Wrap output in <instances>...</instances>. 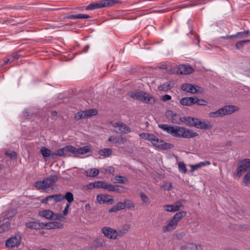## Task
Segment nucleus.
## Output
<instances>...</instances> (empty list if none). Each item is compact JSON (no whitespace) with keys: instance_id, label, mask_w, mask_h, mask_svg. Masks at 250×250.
Returning <instances> with one entry per match:
<instances>
[{"instance_id":"nucleus-1","label":"nucleus","mask_w":250,"mask_h":250,"mask_svg":"<svg viewBox=\"0 0 250 250\" xmlns=\"http://www.w3.org/2000/svg\"><path fill=\"white\" fill-rule=\"evenodd\" d=\"M139 136L142 139L149 141L153 146L160 149L167 150L173 147V145L165 143L164 140L159 139L151 133H142L139 134Z\"/></svg>"},{"instance_id":"nucleus-2","label":"nucleus","mask_w":250,"mask_h":250,"mask_svg":"<svg viewBox=\"0 0 250 250\" xmlns=\"http://www.w3.org/2000/svg\"><path fill=\"white\" fill-rule=\"evenodd\" d=\"M187 212L181 211L177 212L173 217L168 221L167 224L162 227V230L164 232H170L175 229L182 219L186 215Z\"/></svg>"},{"instance_id":"nucleus-3","label":"nucleus","mask_w":250,"mask_h":250,"mask_svg":"<svg viewBox=\"0 0 250 250\" xmlns=\"http://www.w3.org/2000/svg\"><path fill=\"white\" fill-rule=\"evenodd\" d=\"M181 121L186 123L189 126H195L201 129H210L212 127V125L210 124L207 123L205 122H202L196 118L184 117L181 118Z\"/></svg>"},{"instance_id":"nucleus-4","label":"nucleus","mask_w":250,"mask_h":250,"mask_svg":"<svg viewBox=\"0 0 250 250\" xmlns=\"http://www.w3.org/2000/svg\"><path fill=\"white\" fill-rule=\"evenodd\" d=\"M198 136V134L191 129L179 126H175L173 136L183 138H191Z\"/></svg>"},{"instance_id":"nucleus-5","label":"nucleus","mask_w":250,"mask_h":250,"mask_svg":"<svg viewBox=\"0 0 250 250\" xmlns=\"http://www.w3.org/2000/svg\"><path fill=\"white\" fill-rule=\"evenodd\" d=\"M58 180L57 175H51L42 181H38L35 184V187L38 189L45 190L53 186Z\"/></svg>"},{"instance_id":"nucleus-6","label":"nucleus","mask_w":250,"mask_h":250,"mask_svg":"<svg viewBox=\"0 0 250 250\" xmlns=\"http://www.w3.org/2000/svg\"><path fill=\"white\" fill-rule=\"evenodd\" d=\"M238 110L237 106L235 105H226L216 111L210 112L208 116L210 118H218L224 115L230 114Z\"/></svg>"},{"instance_id":"nucleus-7","label":"nucleus","mask_w":250,"mask_h":250,"mask_svg":"<svg viewBox=\"0 0 250 250\" xmlns=\"http://www.w3.org/2000/svg\"><path fill=\"white\" fill-rule=\"evenodd\" d=\"M250 170V159H245L240 161L239 167L235 171V174L240 177L242 172Z\"/></svg>"},{"instance_id":"nucleus-8","label":"nucleus","mask_w":250,"mask_h":250,"mask_svg":"<svg viewBox=\"0 0 250 250\" xmlns=\"http://www.w3.org/2000/svg\"><path fill=\"white\" fill-rule=\"evenodd\" d=\"M182 89L185 91L192 94H195L196 93H202L204 92L203 89L200 86L190 83L183 84L182 85Z\"/></svg>"},{"instance_id":"nucleus-9","label":"nucleus","mask_w":250,"mask_h":250,"mask_svg":"<svg viewBox=\"0 0 250 250\" xmlns=\"http://www.w3.org/2000/svg\"><path fill=\"white\" fill-rule=\"evenodd\" d=\"M98 113V111L95 109H90L84 111H81L78 112L75 115L76 120H80L83 118L89 117L91 116L96 115Z\"/></svg>"},{"instance_id":"nucleus-10","label":"nucleus","mask_w":250,"mask_h":250,"mask_svg":"<svg viewBox=\"0 0 250 250\" xmlns=\"http://www.w3.org/2000/svg\"><path fill=\"white\" fill-rule=\"evenodd\" d=\"M113 126L115 128V131L118 133L127 134L131 132V128L121 122L114 124Z\"/></svg>"},{"instance_id":"nucleus-11","label":"nucleus","mask_w":250,"mask_h":250,"mask_svg":"<svg viewBox=\"0 0 250 250\" xmlns=\"http://www.w3.org/2000/svg\"><path fill=\"white\" fill-rule=\"evenodd\" d=\"M96 199L100 204L111 205L114 203V199L107 194H99L97 195Z\"/></svg>"},{"instance_id":"nucleus-12","label":"nucleus","mask_w":250,"mask_h":250,"mask_svg":"<svg viewBox=\"0 0 250 250\" xmlns=\"http://www.w3.org/2000/svg\"><path fill=\"white\" fill-rule=\"evenodd\" d=\"M21 243V237L15 236L8 239L6 242V246L8 248H18Z\"/></svg>"},{"instance_id":"nucleus-13","label":"nucleus","mask_w":250,"mask_h":250,"mask_svg":"<svg viewBox=\"0 0 250 250\" xmlns=\"http://www.w3.org/2000/svg\"><path fill=\"white\" fill-rule=\"evenodd\" d=\"M90 148L88 146H84L80 148H77L72 146L71 153L75 156H78L80 154H84L89 152Z\"/></svg>"},{"instance_id":"nucleus-14","label":"nucleus","mask_w":250,"mask_h":250,"mask_svg":"<svg viewBox=\"0 0 250 250\" xmlns=\"http://www.w3.org/2000/svg\"><path fill=\"white\" fill-rule=\"evenodd\" d=\"M101 231L106 238L109 239L114 240L116 229L108 227H104L102 228Z\"/></svg>"},{"instance_id":"nucleus-15","label":"nucleus","mask_w":250,"mask_h":250,"mask_svg":"<svg viewBox=\"0 0 250 250\" xmlns=\"http://www.w3.org/2000/svg\"><path fill=\"white\" fill-rule=\"evenodd\" d=\"M108 141L115 144L123 145L126 142V138L122 135H113L109 137Z\"/></svg>"},{"instance_id":"nucleus-16","label":"nucleus","mask_w":250,"mask_h":250,"mask_svg":"<svg viewBox=\"0 0 250 250\" xmlns=\"http://www.w3.org/2000/svg\"><path fill=\"white\" fill-rule=\"evenodd\" d=\"M72 146H66L65 147L57 150L55 152H53V157L55 156H63L68 152L71 153Z\"/></svg>"},{"instance_id":"nucleus-17","label":"nucleus","mask_w":250,"mask_h":250,"mask_svg":"<svg viewBox=\"0 0 250 250\" xmlns=\"http://www.w3.org/2000/svg\"><path fill=\"white\" fill-rule=\"evenodd\" d=\"M193 68L189 65L181 64L178 67L177 72L180 74L187 75L192 73Z\"/></svg>"},{"instance_id":"nucleus-18","label":"nucleus","mask_w":250,"mask_h":250,"mask_svg":"<svg viewBox=\"0 0 250 250\" xmlns=\"http://www.w3.org/2000/svg\"><path fill=\"white\" fill-rule=\"evenodd\" d=\"M126 188L121 185H114L109 183L107 190L116 192L118 193H123L126 192Z\"/></svg>"},{"instance_id":"nucleus-19","label":"nucleus","mask_w":250,"mask_h":250,"mask_svg":"<svg viewBox=\"0 0 250 250\" xmlns=\"http://www.w3.org/2000/svg\"><path fill=\"white\" fill-rule=\"evenodd\" d=\"M146 92L140 90L132 91L129 93V96L134 100L142 102Z\"/></svg>"},{"instance_id":"nucleus-20","label":"nucleus","mask_w":250,"mask_h":250,"mask_svg":"<svg viewBox=\"0 0 250 250\" xmlns=\"http://www.w3.org/2000/svg\"><path fill=\"white\" fill-rule=\"evenodd\" d=\"M182 206L180 202H177L174 205H166L164 206V210L168 212H175L180 210Z\"/></svg>"},{"instance_id":"nucleus-21","label":"nucleus","mask_w":250,"mask_h":250,"mask_svg":"<svg viewBox=\"0 0 250 250\" xmlns=\"http://www.w3.org/2000/svg\"><path fill=\"white\" fill-rule=\"evenodd\" d=\"M63 227V224L58 222L55 221L43 223V228L45 227L47 229H62Z\"/></svg>"},{"instance_id":"nucleus-22","label":"nucleus","mask_w":250,"mask_h":250,"mask_svg":"<svg viewBox=\"0 0 250 250\" xmlns=\"http://www.w3.org/2000/svg\"><path fill=\"white\" fill-rule=\"evenodd\" d=\"M157 102V99L153 96L149 95L146 92V95L144 94L143 99L142 102L149 104H154Z\"/></svg>"},{"instance_id":"nucleus-23","label":"nucleus","mask_w":250,"mask_h":250,"mask_svg":"<svg viewBox=\"0 0 250 250\" xmlns=\"http://www.w3.org/2000/svg\"><path fill=\"white\" fill-rule=\"evenodd\" d=\"M104 5L103 4L102 0H101L89 4L86 7L85 9L86 10H93L96 9L103 8L104 7Z\"/></svg>"},{"instance_id":"nucleus-24","label":"nucleus","mask_w":250,"mask_h":250,"mask_svg":"<svg viewBox=\"0 0 250 250\" xmlns=\"http://www.w3.org/2000/svg\"><path fill=\"white\" fill-rule=\"evenodd\" d=\"M194 97H184L180 100L181 104L185 106H191L194 104Z\"/></svg>"},{"instance_id":"nucleus-25","label":"nucleus","mask_w":250,"mask_h":250,"mask_svg":"<svg viewBox=\"0 0 250 250\" xmlns=\"http://www.w3.org/2000/svg\"><path fill=\"white\" fill-rule=\"evenodd\" d=\"M25 225L28 228L35 229H40L43 228V223L37 222H27L25 223Z\"/></svg>"},{"instance_id":"nucleus-26","label":"nucleus","mask_w":250,"mask_h":250,"mask_svg":"<svg viewBox=\"0 0 250 250\" xmlns=\"http://www.w3.org/2000/svg\"><path fill=\"white\" fill-rule=\"evenodd\" d=\"M158 127L163 131L173 136L175 126H171L167 124H159Z\"/></svg>"},{"instance_id":"nucleus-27","label":"nucleus","mask_w":250,"mask_h":250,"mask_svg":"<svg viewBox=\"0 0 250 250\" xmlns=\"http://www.w3.org/2000/svg\"><path fill=\"white\" fill-rule=\"evenodd\" d=\"M39 215L47 219L53 220L54 213L50 209H45L40 211Z\"/></svg>"},{"instance_id":"nucleus-28","label":"nucleus","mask_w":250,"mask_h":250,"mask_svg":"<svg viewBox=\"0 0 250 250\" xmlns=\"http://www.w3.org/2000/svg\"><path fill=\"white\" fill-rule=\"evenodd\" d=\"M125 208V203L119 202L117 204L112 207L109 210V212H114L118 210H122Z\"/></svg>"},{"instance_id":"nucleus-29","label":"nucleus","mask_w":250,"mask_h":250,"mask_svg":"<svg viewBox=\"0 0 250 250\" xmlns=\"http://www.w3.org/2000/svg\"><path fill=\"white\" fill-rule=\"evenodd\" d=\"M20 57V55L17 53H15L13 54L12 55L9 56V57L5 60H4L2 65H5L8 63L12 62L16 60H17Z\"/></svg>"},{"instance_id":"nucleus-30","label":"nucleus","mask_w":250,"mask_h":250,"mask_svg":"<svg viewBox=\"0 0 250 250\" xmlns=\"http://www.w3.org/2000/svg\"><path fill=\"white\" fill-rule=\"evenodd\" d=\"M108 185L109 183L104 181H98L94 182L93 187H95V188H102L107 190Z\"/></svg>"},{"instance_id":"nucleus-31","label":"nucleus","mask_w":250,"mask_h":250,"mask_svg":"<svg viewBox=\"0 0 250 250\" xmlns=\"http://www.w3.org/2000/svg\"><path fill=\"white\" fill-rule=\"evenodd\" d=\"M99 171L95 168H92L85 171V174L87 177H96L98 175Z\"/></svg>"},{"instance_id":"nucleus-32","label":"nucleus","mask_w":250,"mask_h":250,"mask_svg":"<svg viewBox=\"0 0 250 250\" xmlns=\"http://www.w3.org/2000/svg\"><path fill=\"white\" fill-rule=\"evenodd\" d=\"M40 152L44 158L49 157L51 156L53 157V152L52 153L51 151L46 147H42L40 150Z\"/></svg>"},{"instance_id":"nucleus-33","label":"nucleus","mask_w":250,"mask_h":250,"mask_svg":"<svg viewBox=\"0 0 250 250\" xmlns=\"http://www.w3.org/2000/svg\"><path fill=\"white\" fill-rule=\"evenodd\" d=\"M50 201H53L54 203L60 202L63 200V196L61 194L49 195Z\"/></svg>"},{"instance_id":"nucleus-34","label":"nucleus","mask_w":250,"mask_h":250,"mask_svg":"<svg viewBox=\"0 0 250 250\" xmlns=\"http://www.w3.org/2000/svg\"><path fill=\"white\" fill-rule=\"evenodd\" d=\"M128 232V229H123L121 230H116V232L114 235V240L119 239L123 236L125 234H126Z\"/></svg>"},{"instance_id":"nucleus-35","label":"nucleus","mask_w":250,"mask_h":250,"mask_svg":"<svg viewBox=\"0 0 250 250\" xmlns=\"http://www.w3.org/2000/svg\"><path fill=\"white\" fill-rule=\"evenodd\" d=\"M90 16L87 14H79L77 15H71L69 16L68 18L70 19H89Z\"/></svg>"},{"instance_id":"nucleus-36","label":"nucleus","mask_w":250,"mask_h":250,"mask_svg":"<svg viewBox=\"0 0 250 250\" xmlns=\"http://www.w3.org/2000/svg\"><path fill=\"white\" fill-rule=\"evenodd\" d=\"M115 183H119V184H125L127 181V178H126L125 176H117L115 177Z\"/></svg>"},{"instance_id":"nucleus-37","label":"nucleus","mask_w":250,"mask_h":250,"mask_svg":"<svg viewBox=\"0 0 250 250\" xmlns=\"http://www.w3.org/2000/svg\"><path fill=\"white\" fill-rule=\"evenodd\" d=\"M112 153V150L110 148H104L99 151V154L101 156L108 157Z\"/></svg>"},{"instance_id":"nucleus-38","label":"nucleus","mask_w":250,"mask_h":250,"mask_svg":"<svg viewBox=\"0 0 250 250\" xmlns=\"http://www.w3.org/2000/svg\"><path fill=\"white\" fill-rule=\"evenodd\" d=\"M103 4L104 7H108L120 3V2L116 0H102Z\"/></svg>"},{"instance_id":"nucleus-39","label":"nucleus","mask_w":250,"mask_h":250,"mask_svg":"<svg viewBox=\"0 0 250 250\" xmlns=\"http://www.w3.org/2000/svg\"><path fill=\"white\" fill-rule=\"evenodd\" d=\"M125 208L127 209H134L135 204L134 203L130 200H125L124 201Z\"/></svg>"},{"instance_id":"nucleus-40","label":"nucleus","mask_w":250,"mask_h":250,"mask_svg":"<svg viewBox=\"0 0 250 250\" xmlns=\"http://www.w3.org/2000/svg\"><path fill=\"white\" fill-rule=\"evenodd\" d=\"M64 199H65L69 203H71L74 201L73 194L71 192H66L65 195L63 196Z\"/></svg>"},{"instance_id":"nucleus-41","label":"nucleus","mask_w":250,"mask_h":250,"mask_svg":"<svg viewBox=\"0 0 250 250\" xmlns=\"http://www.w3.org/2000/svg\"><path fill=\"white\" fill-rule=\"evenodd\" d=\"M250 42V40H242L239 42H238L236 43V47L238 49H241L243 47L244 45L247 43Z\"/></svg>"},{"instance_id":"nucleus-42","label":"nucleus","mask_w":250,"mask_h":250,"mask_svg":"<svg viewBox=\"0 0 250 250\" xmlns=\"http://www.w3.org/2000/svg\"><path fill=\"white\" fill-rule=\"evenodd\" d=\"M140 196L144 203L146 204L147 205L150 203L149 198L144 193L141 192L140 193Z\"/></svg>"},{"instance_id":"nucleus-43","label":"nucleus","mask_w":250,"mask_h":250,"mask_svg":"<svg viewBox=\"0 0 250 250\" xmlns=\"http://www.w3.org/2000/svg\"><path fill=\"white\" fill-rule=\"evenodd\" d=\"M95 246L97 248L102 247L105 245V241L104 239L97 238L94 240Z\"/></svg>"},{"instance_id":"nucleus-44","label":"nucleus","mask_w":250,"mask_h":250,"mask_svg":"<svg viewBox=\"0 0 250 250\" xmlns=\"http://www.w3.org/2000/svg\"><path fill=\"white\" fill-rule=\"evenodd\" d=\"M170 89V85L169 82H167L159 87V89L161 91H167Z\"/></svg>"},{"instance_id":"nucleus-45","label":"nucleus","mask_w":250,"mask_h":250,"mask_svg":"<svg viewBox=\"0 0 250 250\" xmlns=\"http://www.w3.org/2000/svg\"><path fill=\"white\" fill-rule=\"evenodd\" d=\"M194 104H197L200 105H206L207 104L208 102L203 100V99H199L197 97H194Z\"/></svg>"},{"instance_id":"nucleus-46","label":"nucleus","mask_w":250,"mask_h":250,"mask_svg":"<svg viewBox=\"0 0 250 250\" xmlns=\"http://www.w3.org/2000/svg\"><path fill=\"white\" fill-rule=\"evenodd\" d=\"M249 34V32L248 31H245L243 32H238L235 35L236 38H243L247 37Z\"/></svg>"},{"instance_id":"nucleus-47","label":"nucleus","mask_w":250,"mask_h":250,"mask_svg":"<svg viewBox=\"0 0 250 250\" xmlns=\"http://www.w3.org/2000/svg\"><path fill=\"white\" fill-rule=\"evenodd\" d=\"M250 183V171L247 173L244 176L243 184L245 186H247Z\"/></svg>"},{"instance_id":"nucleus-48","label":"nucleus","mask_w":250,"mask_h":250,"mask_svg":"<svg viewBox=\"0 0 250 250\" xmlns=\"http://www.w3.org/2000/svg\"><path fill=\"white\" fill-rule=\"evenodd\" d=\"M178 168L179 171L183 173H186L187 170L185 164L181 162L178 164Z\"/></svg>"},{"instance_id":"nucleus-49","label":"nucleus","mask_w":250,"mask_h":250,"mask_svg":"<svg viewBox=\"0 0 250 250\" xmlns=\"http://www.w3.org/2000/svg\"><path fill=\"white\" fill-rule=\"evenodd\" d=\"M5 154L7 156L10 157L11 159H16L17 154L15 151L12 152H6Z\"/></svg>"},{"instance_id":"nucleus-50","label":"nucleus","mask_w":250,"mask_h":250,"mask_svg":"<svg viewBox=\"0 0 250 250\" xmlns=\"http://www.w3.org/2000/svg\"><path fill=\"white\" fill-rule=\"evenodd\" d=\"M171 185L169 182L165 183L162 186V188L164 189L165 190H168L171 189Z\"/></svg>"},{"instance_id":"nucleus-51","label":"nucleus","mask_w":250,"mask_h":250,"mask_svg":"<svg viewBox=\"0 0 250 250\" xmlns=\"http://www.w3.org/2000/svg\"><path fill=\"white\" fill-rule=\"evenodd\" d=\"M181 118H179V116L176 114L175 116H172L170 118L171 122L173 124H177L178 123V121L180 119L181 120Z\"/></svg>"},{"instance_id":"nucleus-52","label":"nucleus","mask_w":250,"mask_h":250,"mask_svg":"<svg viewBox=\"0 0 250 250\" xmlns=\"http://www.w3.org/2000/svg\"><path fill=\"white\" fill-rule=\"evenodd\" d=\"M166 116L167 119H168L169 120H170V118L172 117V116H176V113H174L172 111L167 110L166 112Z\"/></svg>"},{"instance_id":"nucleus-53","label":"nucleus","mask_w":250,"mask_h":250,"mask_svg":"<svg viewBox=\"0 0 250 250\" xmlns=\"http://www.w3.org/2000/svg\"><path fill=\"white\" fill-rule=\"evenodd\" d=\"M64 217L62 215L54 213V216L53 217V220L54 219V220H58L59 221H62L64 220Z\"/></svg>"},{"instance_id":"nucleus-54","label":"nucleus","mask_w":250,"mask_h":250,"mask_svg":"<svg viewBox=\"0 0 250 250\" xmlns=\"http://www.w3.org/2000/svg\"><path fill=\"white\" fill-rule=\"evenodd\" d=\"M172 97L169 95H165L161 97V100L164 102L169 101L171 99Z\"/></svg>"},{"instance_id":"nucleus-55","label":"nucleus","mask_w":250,"mask_h":250,"mask_svg":"<svg viewBox=\"0 0 250 250\" xmlns=\"http://www.w3.org/2000/svg\"><path fill=\"white\" fill-rule=\"evenodd\" d=\"M105 170L106 171H107L108 173H110V174H112L115 171V169L114 168L112 167V166H109V167H108L106 169H105Z\"/></svg>"},{"instance_id":"nucleus-56","label":"nucleus","mask_w":250,"mask_h":250,"mask_svg":"<svg viewBox=\"0 0 250 250\" xmlns=\"http://www.w3.org/2000/svg\"><path fill=\"white\" fill-rule=\"evenodd\" d=\"M199 164L201 167L206 166H209L211 164L210 162L208 161L205 162H201L199 163Z\"/></svg>"},{"instance_id":"nucleus-57","label":"nucleus","mask_w":250,"mask_h":250,"mask_svg":"<svg viewBox=\"0 0 250 250\" xmlns=\"http://www.w3.org/2000/svg\"><path fill=\"white\" fill-rule=\"evenodd\" d=\"M69 207V205L67 204L65 207L64 210H63V214L64 215H67L68 212V208Z\"/></svg>"},{"instance_id":"nucleus-58","label":"nucleus","mask_w":250,"mask_h":250,"mask_svg":"<svg viewBox=\"0 0 250 250\" xmlns=\"http://www.w3.org/2000/svg\"><path fill=\"white\" fill-rule=\"evenodd\" d=\"M158 67L163 69H166L167 68V65L165 62H162L159 64Z\"/></svg>"},{"instance_id":"nucleus-59","label":"nucleus","mask_w":250,"mask_h":250,"mask_svg":"<svg viewBox=\"0 0 250 250\" xmlns=\"http://www.w3.org/2000/svg\"><path fill=\"white\" fill-rule=\"evenodd\" d=\"M191 171H193L195 169H197L201 167L199 163L197 164L194 165H191Z\"/></svg>"},{"instance_id":"nucleus-60","label":"nucleus","mask_w":250,"mask_h":250,"mask_svg":"<svg viewBox=\"0 0 250 250\" xmlns=\"http://www.w3.org/2000/svg\"><path fill=\"white\" fill-rule=\"evenodd\" d=\"M50 201V198H49V196H47L45 198H43L42 201H41V203H43V204H47L48 203V202Z\"/></svg>"},{"instance_id":"nucleus-61","label":"nucleus","mask_w":250,"mask_h":250,"mask_svg":"<svg viewBox=\"0 0 250 250\" xmlns=\"http://www.w3.org/2000/svg\"><path fill=\"white\" fill-rule=\"evenodd\" d=\"M222 38L224 39H232L233 38H236V37H235V35H230V36L228 35L226 36H224V37H222Z\"/></svg>"},{"instance_id":"nucleus-62","label":"nucleus","mask_w":250,"mask_h":250,"mask_svg":"<svg viewBox=\"0 0 250 250\" xmlns=\"http://www.w3.org/2000/svg\"><path fill=\"white\" fill-rule=\"evenodd\" d=\"M89 46L88 45H86L84 48L83 49V51H81V53H86L88 52V50L89 49Z\"/></svg>"},{"instance_id":"nucleus-63","label":"nucleus","mask_w":250,"mask_h":250,"mask_svg":"<svg viewBox=\"0 0 250 250\" xmlns=\"http://www.w3.org/2000/svg\"><path fill=\"white\" fill-rule=\"evenodd\" d=\"M94 185V183H90L88 186H87V188H89V189H91L92 188H95V187H93V186Z\"/></svg>"},{"instance_id":"nucleus-64","label":"nucleus","mask_w":250,"mask_h":250,"mask_svg":"<svg viewBox=\"0 0 250 250\" xmlns=\"http://www.w3.org/2000/svg\"><path fill=\"white\" fill-rule=\"evenodd\" d=\"M51 113L53 116H56L57 114V112L55 111H52Z\"/></svg>"}]
</instances>
